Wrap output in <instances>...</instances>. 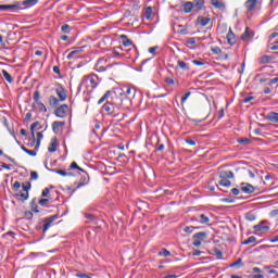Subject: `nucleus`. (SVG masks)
Listing matches in <instances>:
<instances>
[{
    "instance_id": "20",
    "label": "nucleus",
    "mask_w": 278,
    "mask_h": 278,
    "mask_svg": "<svg viewBox=\"0 0 278 278\" xmlns=\"http://www.w3.org/2000/svg\"><path fill=\"white\" fill-rule=\"evenodd\" d=\"M267 121H269V123H278V113L276 112L268 113Z\"/></svg>"
},
{
    "instance_id": "52",
    "label": "nucleus",
    "mask_w": 278,
    "mask_h": 278,
    "mask_svg": "<svg viewBox=\"0 0 278 278\" xmlns=\"http://www.w3.org/2000/svg\"><path fill=\"white\" fill-rule=\"evenodd\" d=\"M253 99H255V97L249 96V97H245V98L242 100V102H243V103H251V101H253Z\"/></svg>"
},
{
    "instance_id": "48",
    "label": "nucleus",
    "mask_w": 278,
    "mask_h": 278,
    "mask_svg": "<svg viewBox=\"0 0 278 278\" xmlns=\"http://www.w3.org/2000/svg\"><path fill=\"white\" fill-rule=\"evenodd\" d=\"M214 253H215L217 260H223V252L220 250L215 249Z\"/></svg>"
},
{
    "instance_id": "51",
    "label": "nucleus",
    "mask_w": 278,
    "mask_h": 278,
    "mask_svg": "<svg viewBox=\"0 0 278 278\" xmlns=\"http://www.w3.org/2000/svg\"><path fill=\"white\" fill-rule=\"evenodd\" d=\"M187 45H197V38L190 37L187 39Z\"/></svg>"
},
{
    "instance_id": "1",
    "label": "nucleus",
    "mask_w": 278,
    "mask_h": 278,
    "mask_svg": "<svg viewBox=\"0 0 278 278\" xmlns=\"http://www.w3.org/2000/svg\"><path fill=\"white\" fill-rule=\"evenodd\" d=\"M104 101H109L111 105H114L115 110L128 108L125 103H131L129 99L125 98V94L119 93V96L114 90H108L103 97L98 101V105H101Z\"/></svg>"
},
{
    "instance_id": "10",
    "label": "nucleus",
    "mask_w": 278,
    "mask_h": 278,
    "mask_svg": "<svg viewBox=\"0 0 278 278\" xmlns=\"http://www.w3.org/2000/svg\"><path fill=\"white\" fill-rule=\"evenodd\" d=\"M192 220L200 223V225H210V216L206 214H201L198 217H194Z\"/></svg>"
},
{
    "instance_id": "31",
    "label": "nucleus",
    "mask_w": 278,
    "mask_h": 278,
    "mask_svg": "<svg viewBox=\"0 0 278 278\" xmlns=\"http://www.w3.org/2000/svg\"><path fill=\"white\" fill-rule=\"evenodd\" d=\"M152 15H153V8L148 7L146 9V13H144V16H146L147 21H151Z\"/></svg>"
},
{
    "instance_id": "32",
    "label": "nucleus",
    "mask_w": 278,
    "mask_h": 278,
    "mask_svg": "<svg viewBox=\"0 0 278 278\" xmlns=\"http://www.w3.org/2000/svg\"><path fill=\"white\" fill-rule=\"evenodd\" d=\"M103 63V60H99L96 64V71H98V73H103L105 72V67H103L101 64Z\"/></svg>"
},
{
    "instance_id": "21",
    "label": "nucleus",
    "mask_w": 278,
    "mask_h": 278,
    "mask_svg": "<svg viewBox=\"0 0 278 278\" xmlns=\"http://www.w3.org/2000/svg\"><path fill=\"white\" fill-rule=\"evenodd\" d=\"M33 108L39 112H47V106L42 102L33 103Z\"/></svg>"
},
{
    "instance_id": "5",
    "label": "nucleus",
    "mask_w": 278,
    "mask_h": 278,
    "mask_svg": "<svg viewBox=\"0 0 278 278\" xmlns=\"http://www.w3.org/2000/svg\"><path fill=\"white\" fill-rule=\"evenodd\" d=\"M54 116L58 118H66L68 116V104H62L54 110Z\"/></svg>"
},
{
    "instance_id": "28",
    "label": "nucleus",
    "mask_w": 278,
    "mask_h": 278,
    "mask_svg": "<svg viewBox=\"0 0 278 278\" xmlns=\"http://www.w3.org/2000/svg\"><path fill=\"white\" fill-rule=\"evenodd\" d=\"M21 3V8L22 5H27L28 8H31V5H36L38 3V0H24Z\"/></svg>"
},
{
    "instance_id": "46",
    "label": "nucleus",
    "mask_w": 278,
    "mask_h": 278,
    "mask_svg": "<svg viewBox=\"0 0 278 278\" xmlns=\"http://www.w3.org/2000/svg\"><path fill=\"white\" fill-rule=\"evenodd\" d=\"M197 229L194 226H187L184 228L185 233H192Z\"/></svg>"
},
{
    "instance_id": "29",
    "label": "nucleus",
    "mask_w": 278,
    "mask_h": 278,
    "mask_svg": "<svg viewBox=\"0 0 278 278\" xmlns=\"http://www.w3.org/2000/svg\"><path fill=\"white\" fill-rule=\"evenodd\" d=\"M212 5H214V8H217L218 10H223V8H225V4L218 0H211Z\"/></svg>"
},
{
    "instance_id": "2",
    "label": "nucleus",
    "mask_w": 278,
    "mask_h": 278,
    "mask_svg": "<svg viewBox=\"0 0 278 278\" xmlns=\"http://www.w3.org/2000/svg\"><path fill=\"white\" fill-rule=\"evenodd\" d=\"M13 190L14 192H17L14 194L15 199L17 201H27L29 199V190H31V184L30 182H25L22 185V190H21V182L15 181L13 184Z\"/></svg>"
},
{
    "instance_id": "17",
    "label": "nucleus",
    "mask_w": 278,
    "mask_h": 278,
    "mask_svg": "<svg viewBox=\"0 0 278 278\" xmlns=\"http://www.w3.org/2000/svg\"><path fill=\"white\" fill-rule=\"evenodd\" d=\"M182 8H184V12H185L186 14H190V12H192V8H194V3H193V2H190V1L185 2L184 5H182Z\"/></svg>"
},
{
    "instance_id": "6",
    "label": "nucleus",
    "mask_w": 278,
    "mask_h": 278,
    "mask_svg": "<svg viewBox=\"0 0 278 278\" xmlns=\"http://www.w3.org/2000/svg\"><path fill=\"white\" fill-rule=\"evenodd\" d=\"M240 190L241 192H244V194H253V192H255V187L251 184L242 182Z\"/></svg>"
},
{
    "instance_id": "22",
    "label": "nucleus",
    "mask_w": 278,
    "mask_h": 278,
    "mask_svg": "<svg viewBox=\"0 0 278 278\" xmlns=\"http://www.w3.org/2000/svg\"><path fill=\"white\" fill-rule=\"evenodd\" d=\"M210 21H211L210 17H203V16L198 17V23L202 27H205V26L210 25Z\"/></svg>"
},
{
    "instance_id": "64",
    "label": "nucleus",
    "mask_w": 278,
    "mask_h": 278,
    "mask_svg": "<svg viewBox=\"0 0 278 278\" xmlns=\"http://www.w3.org/2000/svg\"><path fill=\"white\" fill-rule=\"evenodd\" d=\"M269 242H271V243L278 242V236L273 237L271 239H269Z\"/></svg>"
},
{
    "instance_id": "62",
    "label": "nucleus",
    "mask_w": 278,
    "mask_h": 278,
    "mask_svg": "<svg viewBox=\"0 0 278 278\" xmlns=\"http://www.w3.org/2000/svg\"><path fill=\"white\" fill-rule=\"evenodd\" d=\"M269 86H273V85H275V84H278V77H276V78H273V79H269Z\"/></svg>"
},
{
    "instance_id": "38",
    "label": "nucleus",
    "mask_w": 278,
    "mask_h": 278,
    "mask_svg": "<svg viewBox=\"0 0 278 278\" xmlns=\"http://www.w3.org/2000/svg\"><path fill=\"white\" fill-rule=\"evenodd\" d=\"M42 138H45V136L42 135V132H37V144H36V149H38L40 147V142L42 141Z\"/></svg>"
},
{
    "instance_id": "39",
    "label": "nucleus",
    "mask_w": 278,
    "mask_h": 278,
    "mask_svg": "<svg viewBox=\"0 0 278 278\" xmlns=\"http://www.w3.org/2000/svg\"><path fill=\"white\" fill-rule=\"evenodd\" d=\"M33 99H34V103H39L40 102V91H35Z\"/></svg>"
},
{
    "instance_id": "34",
    "label": "nucleus",
    "mask_w": 278,
    "mask_h": 278,
    "mask_svg": "<svg viewBox=\"0 0 278 278\" xmlns=\"http://www.w3.org/2000/svg\"><path fill=\"white\" fill-rule=\"evenodd\" d=\"M30 207H31V211L35 212V214H38V212H40L38 210V205L36 204V198L33 199V201L30 202Z\"/></svg>"
},
{
    "instance_id": "27",
    "label": "nucleus",
    "mask_w": 278,
    "mask_h": 278,
    "mask_svg": "<svg viewBox=\"0 0 278 278\" xmlns=\"http://www.w3.org/2000/svg\"><path fill=\"white\" fill-rule=\"evenodd\" d=\"M205 238H207L206 232H198V233L193 235V239L201 240V242H203V240H205Z\"/></svg>"
},
{
    "instance_id": "57",
    "label": "nucleus",
    "mask_w": 278,
    "mask_h": 278,
    "mask_svg": "<svg viewBox=\"0 0 278 278\" xmlns=\"http://www.w3.org/2000/svg\"><path fill=\"white\" fill-rule=\"evenodd\" d=\"M27 155H30L31 157H36L37 152L35 150H28L26 151Z\"/></svg>"
},
{
    "instance_id": "19",
    "label": "nucleus",
    "mask_w": 278,
    "mask_h": 278,
    "mask_svg": "<svg viewBox=\"0 0 278 278\" xmlns=\"http://www.w3.org/2000/svg\"><path fill=\"white\" fill-rule=\"evenodd\" d=\"M264 223H266V222H262L261 224L255 225L253 227L254 231H268V229H270V227L269 226H264Z\"/></svg>"
},
{
    "instance_id": "45",
    "label": "nucleus",
    "mask_w": 278,
    "mask_h": 278,
    "mask_svg": "<svg viewBox=\"0 0 278 278\" xmlns=\"http://www.w3.org/2000/svg\"><path fill=\"white\" fill-rule=\"evenodd\" d=\"M192 64H194V66H205V63L203 60H193Z\"/></svg>"
},
{
    "instance_id": "47",
    "label": "nucleus",
    "mask_w": 278,
    "mask_h": 278,
    "mask_svg": "<svg viewBox=\"0 0 278 278\" xmlns=\"http://www.w3.org/2000/svg\"><path fill=\"white\" fill-rule=\"evenodd\" d=\"M70 168H76L77 170H80V173H84V169L79 167L76 162H72Z\"/></svg>"
},
{
    "instance_id": "12",
    "label": "nucleus",
    "mask_w": 278,
    "mask_h": 278,
    "mask_svg": "<svg viewBox=\"0 0 278 278\" xmlns=\"http://www.w3.org/2000/svg\"><path fill=\"white\" fill-rule=\"evenodd\" d=\"M102 110L106 112V114H114V112H116L115 106L112 105V103H110L109 101L103 104Z\"/></svg>"
},
{
    "instance_id": "53",
    "label": "nucleus",
    "mask_w": 278,
    "mask_h": 278,
    "mask_svg": "<svg viewBox=\"0 0 278 278\" xmlns=\"http://www.w3.org/2000/svg\"><path fill=\"white\" fill-rule=\"evenodd\" d=\"M53 220H49L46 224H43V231H47L49 229V227H51Z\"/></svg>"
},
{
    "instance_id": "44",
    "label": "nucleus",
    "mask_w": 278,
    "mask_h": 278,
    "mask_svg": "<svg viewBox=\"0 0 278 278\" xmlns=\"http://www.w3.org/2000/svg\"><path fill=\"white\" fill-rule=\"evenodd\" d=\"M159 255H161L163 257H170V251L163 249V251L160 252Z\"/></svg>"
},
{
    "instance_id": "49",
    "label": "nucleus",
    "mask_w": 278,
    "mask_h": 278,
    "mask_svg": "<svg viewBox=\"0 0 278 278\" xmlns=\"http://www.w3.org/2000/svg\"><path fill=\"white\" fill-rule=\"evenodd\" d=\"M212 53H215L216 55L223 53V50H220L218 47L211 48Z\"/></svg>"
},
{
    "instance_id": "33",
    "label": "nucleus",
    "mask_w": 278,
    "mask_h": 278,
    "mask_svg": "<svg viewBox=\"0 0 278 278\" xmlns=\"http://www.w3.org/2000/svg\"><path fill=\"white\" fill-rule=\"evenodd\" d=\"M254 242H257V238H255L254 236L249 237L247 240L242 241V244L247 245V244H253Z\"/></svg>"
},
{
    "instance_id": "14",
    "label": "nucleus",
    "mask_w": 278,
    "mask_h": 278,
    "mask_svg": "<svg viewBox=\"0 0 278 278\" xmlns=\"http://www.w3.org/2000/svg\"><path fill=\"white\" fill-rule=\"evenodd\" d=\"M60 102H62V101L60 99H58L55 96H50V98H49L50 108H58L60 105Z\"/></svg>"
},
{
    "instance_id": "30",
    "label": "nucleus",
    "mask_w": 278,
    "mask_h": 278,
    "mask_svg": "<svg viewBox=\"0 0 278 278\" xmlns=\"http://www.w3.org/2000/svg\"><path fill=\"white\" fill-rule=\"evenodd\" d=\"M204 3L205 2L203 0H194L193 8H197V10H203Z\"/></svg>"
},
{
    "instance_id": "59",
    "label": "nucleus",
    "mask_w": 278,
    "mask_h": 278,
    "mask_svg": "<svg viewBox=\"0 0 278 278\" xmlns=\"http://www.w3.org/2000/svg\"><path fill=\"white\" fill-rule=\"evenodd\" d=\"M165 81H166V84H168V86L175 85V80L170 77L166 78Z\"/></svg>"
},
{
    "instance_id": "3",
    "label": "nucleus",
    "mask_w": 278,
    "mask_h": 278,
    "mask_svg": "<svg viewBox=\"0 0 278 278\" xmlns=\"http://www.w3.org/2000/svg\"><path fill=\"white\" fill-rule=\"evenodd\" d=\"M80 86H86V88H88V86H90V88L92 90H94V88H97V86H99V77L94 74L85 76L80 81Z\"/></svg>"
},
{
    "instance_id": "15",
    "label": "nucleus",
    "mask_w": 278,
    "mask_h": 278,
    "mask_svg": "<svg viewBox=\"0 0 278 278\" xmlns=\"http://www.w3.org/2000/svg\"><path fill=\"white\" fill-rule=\"evenodd\" d=\"M226 38H227L229 45H231V46L236 45V35L233 34V30H231V28H229Z\"/></svg>"
},
{
    "instance_id": "54",
    "label": "nucleus",
    "mask_w": 278,
    "mask_h": 278,
    "mask_svg": "<svg viewBox=\"0 0 278 278\" xmlns=\"http://www.w3.org/2000/svg\"><path fill=\"white\" fill-rule=\"evenodd\" d=\"M192 244H193V247H201L202 241L200 239H193Z\"/></svg>"
},
{
    "instance_id": "23",
    "label": "nucleus",
    "mask_w": 278,
    "mask_h": 278,
    "mask_svg": "<svg viewBox=\"0 0 278 278\" xmlns=\"http://www.w3.org/2000/svg\"><path fill=\"white\" fill-rule=\"evenodd\" d=\"M271 60H275V58L270 55H263L258 59L260 64H269Z\"/></svg>"
},
{
    "instance_id": "60",
    "label": "nucleus",
    "mask_w": 278,
    "mask_h": 278,
    "mask_svg": "<svg viewBox=\"0 0 278 278\" xmlns=\"http://www.w3.org/2000/svg\"><path fill=\"white\" fill-rule=\"evenodd\" d=\"M30 179H33V180L38 179V173L37 172H31L30 173Z\"/></svg>"
},
{
    "instance_id": "9",
    "label": "nucleus",
    "mask_w": 278,
    "mask_h": 278,
    "mask_svg": "<svg viewBox=\"0 0 278 278\" xmlns=\"http://www.w3.org/2000/svg\"><path fill=\"white\" fill-rule=\"evenodd\" d=\"M257 3H260V0H248L244 3V8L247 9V12H253L255 8H257Z\"/></svg>"
},
{
    "instance_id": "63",
    "label": "nucleus",
    "mask_w": 278,
    "mask_h": 278,
    "mask_svg": "<svg viewBox=\"0 0 278 278\" xmlns=\"http://www.w3.org/2000/svg\"><path fill=\"white\" fill-rule=\"evenodd\" d=\"M271 51H278V42L274 43L271 47H270Z\"/></svg>"
},
{
    "instance_id": "50",
    "label": "nucleus",
    "mask_w": 278,
    "mask_h": 278,
    "mask_svg": "<svg viewBox=\"0 0 278 278\" xmlns=\"http://www.w3.org/2000/svg\"><path fill=\"white\" fill-rule=\"evenodd\" d=\"M190 94H192V92H187L181 97V103H186V101H188V98L190 97Z\"/></svg>"
},
{
    "instance_id": "35",
    "label": "nucleus",
    "mask_w": 278,
    "mask_h": 278,
    "mask_svg": "<svg viewBox=\"0 0 278 278\" xmlns=\"http://www.w3.org/2000/svg\"><path fill=\"white\" fill-rule=\"evenodd\" d=\"M61 31H62L63 34H71V25L64 24V25L61 27Z\"/></svg>"
},
{
    "instance_id": "8",
    "label": "nucleus",
    "mask_w": 278,
    "mask_h": 278,
    "mask_svg": "<svg viewBox=\"0 0 278 278\" xmlns=\"http://www.w3.org/2000/svg\"><path fill=\"white\" fill-rule=\"evenodd\" d=\"M253 36H255V33H253L251 28L247 27L244 33L241 35V40H243V42H249V40H251Z\"/></svg>"
},
{
    "instance_id": "58",
    "label": "nucleus",
    "mask_w": 278,
    "mask_h": 278,
    "mask_svg": "<svg viewBox=\"0 0 278 278\" xmlns=\"http://www.w3.org/2000/svg\"><path fill=\"white\" fill-rule=\"evenodd\" d=\"M159 47L155 46V47H151L149 48V53H152V55H155V51H157Z\"/></svg>"
},
{
    "instance_id": "26",
    "label": "nucleus",
    "mask_w": 278,
    "mask_h": 278,
    "mask_svg": "<svg viewBox=\"0 0 278 278\" xmlns=\"http://www.w3.org/2000/svg\"><path fill=\"white\" fill-rule=\"evenodd\" d=\"M2 77H4V79L9 84H12L14 81V79L12 78V75H10V73H8V71H5V70H2Z\"/></svg>"
},
{
    "instance_id": "16",
    "label": "nucleus",
    "mask_w": 278,
    "mask_h": 278,
    "mask_svg": "<svg viewBox=\"0 0 278 278\" xmlns=\"http://www.w3.org/2000/svg\"><path fill=\"white\" fill-rule=\"evenodd\" d=\"M48 151H49V153H55V151H58V139L53 138L51 140Z\"/></svg>"
},
{
    "instance_id": "56",
    "label": "nucleus",
    "mask_w": 278,
    "mask_h": 278,
    "mask_svg": "<svg viewBox=\"0 0 278 278\" xmlns=\"http://www.w3.org/2000/svg\"><path fill=\"white\" fill-rule=\"evenodd\" d=\"M185 142L187 144H190L191 147H194L197 144V141L192 140V139H186Z\"/></svg>"
},
{
    "instance_id": "43",
    "label": "nucleus",
    "mask_w": 278,
    "mask_h": 278,
    "mask_svg": "<svg viewBox=\"0 0 278 278\" xmlns=\"http://www.w3.org/2000/svg\"><path fill=\"white\" fill-rule=\"evenodd\" d=\"M239 144H250L251 143V139L249 138H241L238 139Z\"/></svg>"
},
{
    "instance_id": "41",
    "label": "nucleus",
    "mask_w": 278,
    "mask_h": 278,
    "mask_svg": "<svg viewBox=\"0 0 278 278\" xmlns=\"http://www.w3.org/2000/svg\"><path fill=\"white\" fill-rule=\"evenodd\" d=\"M77 53H81V48H79L78 50H74V51L70 52L67 54V60H71L73 58V55H77Z\"/></svg>"
},
{
    "instance_id": "25",
    "label": "nucleus",
    "mask_w": 278,
    "mask_h": 278,
    "mask_svg": "<svg viewBox=\"0 0 278 278\" xmlns=\"http://www.w3.org/2000/svg\"><path fill=\"white\" fill-rule=\"evenodd\" d=\"M257 215H255V212L250 211L245 214V219H248L250 223H253V220H256Z\"/></svg>"
},
{
    "instance_id": "55",
    "label": "nucleus",
    "mask_w": 278,
    "mask_h": 278,
    "mask_svg": "<svg viewBox=\"0 0 278 278\" xmlns=\"http://www.w3.org/2000/svg\"><path fill=\"white\" fill-rule=\"evenodd\" d=\"M51 190H49V188H45L42 193H41V197H49Z\"/></svg>"
},
{
    "instance_id": "61",
    "label": "nucleus",
    "mask_w": 278,
    "mask_h": 278,
    "mask_svg": "<svg viewBox=\"0 0 278 278\" xmlns=\"http://www.w3.org/2000/svg\"><path fill=\"white\" fill-rule=\"evenodd\" d=\"M231 192H232V194H233L235 197H238V194H240V189L233 188V189H231Z\"/></svg>"
},
{
    "instance_id": "7",
    "label": "nucleus",
    "mask_w": 278,
    "mask_h": 278,
    "mask_svg": "<svg viewBox=\"0 0 278 278\" xmlns=\"http://www.w3.org/2000/svg\"><path fill=\"white\" fill-rule=\"evenodd\" d=\"M56 96L59 97V100L61 102L66 101V89H64V87H62L61 85H59L55 89Z\"/></svg>"
},
{
    "instance_id": "11",
    "label": "nucleus",
    "mask_w": 278,
    "mask_h": 278,
    "mask_svg": "<svg viewBox=\"0 0 278 278\" xmlns=\"http://www.w3.org/2000/svg\"><path fill=\"white\" fill-rule=\"evenodd\" d=\"M0 10H21V2H15L13 4H1Z\"/></svg>"
},
{
    "instance_id": "24",
    "label": "nucleus",
    "mask_w": 278,
    "mask_h": 278,
    "mask_svg": "<svg viewBox=\"0 0 278 278\" xmlns=\"http://www.w3.org/2000/svg\"><path fill=\"white\" fill-rule=\"evenodd\" d=\"M52 173H56V175H61V177H73L72 173H66L64 169H52Z\"/></svg>"
},
{
    "instance_id": "4",
    "label": "nucleus",
    "mask_w": 278,
    "mask_h": 278,
    "mask_svg": "<svg viewBox=\"0 0 278 278\" xmlns=\"http://www.w3.org/2000/svg\"><path fill=\"white\" fill-rule=\"evenodd\" d=\"M219 178V186H223L224 188H229V186H231V181L229 179H233V172H220Z\"/></svg>"
},
{
    "instance_id": "37",
    "label": "nucleus",
    "mask_w": 278,
    "mask_h": 278,
    "mask_svg": "<svg viewBox=\"0 0 278 278\" xmlns=\"http://www.w3.org/2000/svg\"><path fill=\"white\" fill-rule=\"evenodd\" d=\"M178 66L181 68V71H189L188 64L184 61H178Z\"/></svg>"
},
{
    "instance_id": "42",
    "label": "nucleus",
    "mask_w": 278,
    "mask_h": 278,
    "mask_svg": "<svg viewBox=\"0 0 278 278\" xmlns=\"http://www.w3.org/2000/svg\"><path fill=\"white\" fill-rule=\"evenodd\" d=\"M39 205H41V207H47L49 205V199H41L38 201Z\"/></svg>"
},
{
    "instance_id": "18",
    "label": "nucleus",
    "mask_w": 278,
    "mask_h": 278,
    "mask_svg": "<svg viewBox=\"0 0 278 278\" xmlns=\"http://www.w3.org/2000/svg\"><path fill=\"white\" fill-rule=\"evenodd\" d=\"M64 125H66L65 122H53L52 123L53 132L58 134V131H60V127H64Z\"/></svg>"
},
{
    "instance_id": "40",
    "label": "nucleus",
    "mask_w": 278,
    "mask_h": 278,
    "mask_svg": "<svg viewBox=\"0 0 278 278\" xmlns=\"http://www.w3.org/2000/svg\"><path fill=\"white\" fill-rule=\"evenodd\" d=\"M238 266H242V258H238L236 262L230 264V268H236Z\"/></svg>"
},
{
    "instance_id": "36",
    "label": "nucleus",
    "mask_w": 278,
    "mask_h": 278,
    "mask_svg": "<svg viewBox=\"0 0 278 278\" xmlns=\"http://www.w3.org/2000/svg\"><path fill=\"white\" fill-rule=\"evenodd\" d=\"M38 125H40V123L35 122L30 126V131H31V136H33L34 140H36V135L34 134V130L36 129V127H38Z\"/></svg>"
},
{
    "instance_id": "13",
    "label": "nucleus",
    "mask_w": 278,
    "mask_h": 278,
    "mask_svg": "<svg viewBox=\"0 0 278 278\" xmlns=\"http://www.w3.org/2000/svg\"><path fill=\"white\" fill-rule=\"evenodd\" d=\"M119 40L122 41V45L124 47H131L134 45V41H131V39H128L127 35H121Z\"/></svg>"
}]
</instances>
